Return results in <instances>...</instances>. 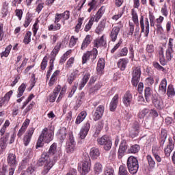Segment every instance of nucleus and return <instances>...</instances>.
<instances>
[{
    "mask_svg": "<svg viewBox=\"0 0 175 175\" xmlns=\"http://www.w3.org/2000/svg\"><path fill=\"white\" fill-rule=\"evenodd\" d=\"M54 163H55V160H51V158L47 155V153H43L41 158L38 160V165L44 166V169L42 171V174H47V173L50 172L51 167L54 166Z\"/></svg>",
    "mask_w": 175,
    "mask_h": 175,
    "instance_id": "f257e3e1",
    "label": "nucleus"
},
{
    "mask_svg": "<svg viewBox=\"0 0 175 175\" xmlns=\"http://www.w3.org/2000/svg\"><path fill=\"white\" fill-rule=\"evenodd\" d=\"M78 170L81 175L88 174L91 170V159L88 154H83V161L78 165Z\"/></svg>",
    "mask_w": 175,
    "mask_h": 175,
    "instance_id": "f03ea898",
    "label": "nucleus"
},
{
    "mask_svg": "<svg viewBox=\"0 0 175 175\" xmlns=\"http://www.w3.org/2000/svg\"><path fill=\"white\" fill-rule=\"evenodd\" d=\"M53 137L54 133H53L51 130H49L47 128H44L38 138L36 148L38 147H43V142H44V143H50V142L53 140Z\"/></svg>",
    "mask_w": 175,
    "mask_h": 175,
    "instance_id": "7ed1b4c3",
    "label": "nucleus"
},
{
    "mask_svg": "<svg viewBox=\"0 0 175 175\" xmlns=\"http://www.w3.org/2000/svg\"><path fill=\"white\" fill-rule=\"evenodd\" d=\"M126 165L131 174H136L137 173V170H139V161L137 159L133 156L129 157L127 159Z\"/></svg>",
    "mask_w": 175,
    "mask_h": 175,
    "instance_id": "20e7f679",
    "label": "nucleus"
},
{
    "mask_svg": "<svg viewBox=\"0 0 175 175\" xmlns=\"http://www.w3.org/2000/svg\"><path fill=\"white\" fill-rule=\"evenodd\" d=\"M102 9H103V7H101L98 10V11L97 12V13L94 16H92V18H90L88 23L86 24L85 26L84 31L85 32H88V31L91 29V28L92 27V25H94V21H96V23H98V21L100 20V18H102V16H103V10Z\"/></svg>",
    "mask_w": 175,
    "mask_h": 175,
    "instance_id": "39448f33",
    "label": "nucleus"
},
{
    "mask_svg": "<svg viewBox=\"0 0 175 175\" xmlns=\"http://www.w3.org/2000/svg\"><path fill=\"white\" fill-rule=\"evenodd\" d=\"M97 142L100 146H103V148L105 150V151H110L111 149V146H113L111 138L107 135H104L100 138H98Z\"/></svg>",
    "mask_w": 175,
    "mask_h": 175,
    "instance_id": "423d86ee",
    "label": "nucleus"
},
{
    "mask_svg": "<svg viewBox=\"0 0 175 175\" xmlns=\"http://www.w3.org/2000/svg\"><path fill=\"white\" fill-rule=\"evenodd\" d=\"M96 57H98V49L96 48H94L91 51H87L82 56V64H87L88 61H90V58L92 62L96 59Z\"/></svg>",
    "mask_w": 175,
    "mask_h": 175,
    "instance_id": "0eeeda50",
    "label": "nucleus"
},
{
    "mask_svg": "<svg viewBox=\"0 0 175 175\" xmlns=\"http://www.w3.org/2000/svg\"><path fill=\"white\" fill-rule=\"evenodd\" d=\"M142 75V70L140 67L134 68L132 72V83L134 87H137L139 81H140V76Z\"/></svg>",
    "mask_w": 175,
    "mask_h": 175,
    "instance_id": "6e6552de",
    "label": "nucleus"
},
{
    "mask_svg": "<svg viewBox=\"0 0 175 175\" xmlns=\"http://www.w3.org/2000/svg\"><path fill=\"white\" fill-rule=\"evenodd\" d=\"M105 113V106L99 105L94 111H93L94 121H99Z\"/></svg>",
    "mask_w": 175,
    "mask_h": 175,
    "instance_id": "1a4fd4ad",
    "label": "nucleus"
},
{
    "mask_svg": "<svg viewBox=\"0 0 175 175\" xmlns=\"http://www.w3.org/2000/svg\"><path fill=\"white\" fill-rule=\"evenodd\" d=\"M132 20L136 25L133 36L135 39H137V38H139V34L140 33V27H139V16H137V14L136 12L132 13Z\"/></svg>",
    "mask_w": 175,
    "mask_h": 175,
    "instance_id": "9d476101",
    "label": "nucleus"
},
{
    "mask_svg": "<svg viewBox=\"0 0 175 175\" xmlns=\"http://www.w3.org/2000/svg\"><path fill=\"white\" fill-rule=\"evenodd\" d=\"M70 17V12L69 11H65L62 14L56 13L55 15V24H57L61 21V20H69V18Z\"/></svg>",
    "mask_w": 175,
    "mask_h": 175,
    "instance_id": "9b49d317",
    "label": "nucleus"
},
{
    "mask_svg": "<svg viewBox=\"0 0 175 175\" xmlns=\"http://www.w3.org/2000/svg\"><path fill=\"white\" fill-rule=\"evenodd\" d=\"M90 128H91V122L88 121L83 124L79 132V136L81 139H85L88 132H90Z\"/></svg>",
    "mask_w": 175,
    "mask_h": 175,
    "instance_id": "f8f14e48",
    "label": "nucleus"
},
{
    "mask_svg": "<svg viewBox=\"0 0 175 175\" xmlns=\"http://www.w3.org/2000/svg\"><path fill=\"white\" fill-rule=\"evenodd\" d=\"M75 138H73V135L69 136V142H68L66 144V151L68 154H72L75 151Z\"/></svg>",
    "mask_w": 175,
    "mask_h": 175,
    "instance_id": "ddd939ff",
    "label": "nucleus"
},
{
    "mask_svg": "<svg viewBox=\"0 0 175 175\" xmlns=\"http://www.w3.org/2000/svg\"><path fill=\"white\" fill-rule=\"evenodd\" d=\"M7 162L9 166H10L11 167H16V166H17L18 163L16 154L13 153L8 154V156L7 157Z\"/></svg>",
    "mask_w": 175,
    "mask_h": 175,
    "instance_id": "4468645a",
    "label": "nucleus"
},
{
    "mask_svg": "<svg viewBox=\"0 0 175 175\" xmlns=\"http://www.w3.org/2000/svg\"><path fill=\"white\" fill-rule=\"evenodd\" d=\"M126 141L125 139L122 140L120 146H119V150L118 152V157L119 159H121L122 157H124L125 154V151H126Z\"/></svg>",
    "mask_w": 175,
    "mask_h": 175,
    "instance_id": "2eb2a0df",
    "label": "nucleus"
},
{
    "mask_svg": "<svg viewBox=\"0 0 175 175\" xmlns=\"http://www.w3.org/2000/svg\"><path fill=\"white\" fill-rule=\"evenodd\" d=\"M132 99H133V96H132V94L131 92L127 91L122 98L123 103L126 107H128L129 106H131V103L132 102Z\"/></svg>",
    "mask_w": 175,
    "mask_h": 175,
    "instance_id": "dca6fc26",
    "label": "nucleus"
},
{
    "mask_svg": "<svg viewBox=\"0 0 175 175\" xmlns=\"http://www.w3.org/2000/svg\"><path fill=\"white\" fill-rule=\"evenodd\" d=\"M10 137V134L9 133H5L3 137L0 138V148L1 150H5L8 147V140Z\"/></svg>",
    "mask_w": 175,
    "mask_h": 175,
    "instance_id": "f3484780",
    "label": "nucleus"
},
{
    "mask_svg": "<svg viewBox=\"0 0 175 175\" xmlns=\"http://www.w3.org/2000/svg\"><path fill=\"white\" fill-rule=\"evenodd\" d=\"M174 148V144H173V139L172 138H169V144L164 148V152L166 157H170V154H172V151H173Z\"/></svg>",
    "mask_w": 175,
    "mask_h": 175,
    "instance_id": "a211bd4d",
    "label": "nucleus"
},
{
    "mask_svg": "<svg viewBox=\"0 0 175 175\" xmlns=\"http://www.w3.org/2000/svg\"><path fill=\"white\" fill-rule=\"evenodd\" d=\"M152 103L154 107H156V109H157L158 110H162V109L165 107V105L163 104V100H162V98H153Z\"/></svg>",
    "mask_w": 175,
    "mask_h": 175,
    "instance_id": "6ab92c4d",
    "label": "nucleus"
},
{
    "mask_svg": "<svg viewBox=\"0 0 175 175\" xmlns=\"http://www.w3.org/2000/svg\"><path fill=\"white\" fill-rule=\"evenodd\" d=\"M120 31V29L119 27H113L109 34L111 42H116L117 40V36H118Z\"/></svg>",
    "mask_w": 175,
    "mask_h": 175,
    "instance_id": "aec40b11",
    "label": "nucleus"
},
{
    "mask_svg": "<svg viewBox=\"0 0 175 175\" xmlns=\"http://www.w3.org/2000/svg\"><path fill=\"white\" fill-rule=\"evenodd\" d=\"M91 42H92V37L91 35H87L82 42L81 50H85V49H87L91 44Z\"/></svg>",
    "mask_w": 175,
    "mask_h": 175,
    "instance_id": "412c9836",
    "label": "nucleus"
},
{
    "mask_svg": "<svg viewBox=\"0 0 175 175\" xmlns=\"http://www.w3.org/2000/svg\"><path fill=\"white\" fill-rule=\"evenodd\" d=\"M61 49V42H58L57 45L55 46L53 50L51 52V62H54V59H55V57L57 56V54H58V52Z\"/></svg>",
    "mask_w": 175,
    "mask_h": 175,
    "instance_id": "4be33fe9",
    "label": "nucleus"
},
{
    "mask_svg": "<svg viewBox=\"0 0 175 175\" xmlns=\"http://www.w3.org/2000/svg\"><path fill=\"white\" fill-rule=\"evenodd\" d=\"M117 105H118V94H116L110 103L109 109L111 111H114L117 109Z\"/></svg>",
    "mask_w": 175,
    "mask_h": 175,
    "instance_id": "5701e85b",
    "label": "nucleus"
},
{
    "mask_svg": "<svg viewBox=\"0 0 175 175\" xmlns=\"http://www.w3.org/2000/svg\"><path fill=\"white\" fill-rule=\"evenodd\" d=\"M66 135H68V131L65 127L61 128L57 133V136L60 140H65L66 139Z\"/></svg>",
    "mask_w": 175,
    "mask_h": 175,
    "instance_id": "b1692460",
    "label": "nucleus"
},
{
    "mask_svg": "<svg viewBox=\"0 0 175 175\" xmlns=\"http://www.w3.org/2000/svg\"><path fill=\"white\" fill-rule=\"evenodd\" d=\"M61 85H57L56 87V88L53 91V94L49 98V102L52 103L55 102V99L57 98V96H58V94L61 92Z\"/></svg>",
    "mask_w": 175,
    "mask_h": 175,
    "instance_id": "393cba45",
    "label": "nucleus"
},
{
    "mask_svg": "<svg viewBox=\"0 0 175 175\" xmlns=\"http://www.w3.org/2000/svg\"><path fill=\"white\" fill-rule=\"evenodd\" d=\"M167 87V80H166L165 78L163 79L161 81L159 86V90L161 92H163V94H166V88Z\"/></svg>",
    "mask_w": 175,
    "mask_h": 175,
    "instance_id": "a878e982",
    "label": "nucleus"
},
{
    "mask_svg": "<svg viewBox=\"0 0 175 175\" xmlns=\"http://www.w3.org/2000/svg\"><path fill=\"white\" fill-rule=\"evenodd\" d=\"M86 117H87V112H85V111H81L77 117L75 123L77 124H81V122H83V121L85 120Z\"/></svg>",
    "mask_w": 175,
    "mask_h": 175,
    "instance_id": "bb28decb",
    "label": "nucleus"
},
{
    "mask_svg": "<svg viewBox=\"0 0 175 175\" xmlns=\"http://www.w3.org/2000/svg\"><path fill=\"white\" fill-rule=\"evenodd\" d=\"M90 77H91V75L90 73H87L83 76L82 81L79 85V90H83V88H84V87L85 86V84L88 83V80H90Z\"/></svg>",
    "mask_w": 175,
    "mask_h": 175,
    "instance_id": "cd10ccee",
    "label": "nucleus"
},
{
    "mask_svg": "<svg viewBox=\"0 0 175 175\" xmlns=\"http://www.w3.org/2000/svg\"><path fill=\"white\" fill-rule=\"evenodd\" d=\"M90 155L92 159H96L99 155H100V152H99V149L97 148H92L90 149Z\"/></svg>",
    "mask_w": 175,
    "mask_h": 175,
    "instance_id": "c85d7f7f",
    "label": "nucleus"
},
{
    "mask_svg": "<svg viewBox=\"0 0 175 175\" xmlns=\"http://www.w3.org/2000/svg\"><path fill=\"white\" fill-rule=\"evenodd\" d=\"M167 96L168 98H174L175 96V89L172 84H170L167 88Z\"/></svg>",
    "mask_w": 175,
    "mask_h": 175,
    "instance_id": "c756f323",
    "label": "nucleus"
},
{
    "mask_svg": "<svg viewBox=\"0 0 175 175\" xmlns=\"http://www.w3.org/2000/svg\"><path fill=\"white\" fill-rule=\"evenodd\" d=\"M140 129L139 126V122H135L133 124L132 129L130 131V133L133 135V136H137V133H139V129Z\"/></svg>",
    "mask_w": 175,
    "mask_h": 175,
    "instance_id": "7c9ffc66",
    "label": "nucleus"
},
{
    "mask_svg": "<svg viewBox=\"0 0 175 175\" xmlns=\"http://www.w3.org/2000/svg\"><path fill=\"white\" fill-rule=\"evenodd\" d=\"M105 59L103 58H100L98 59V64H97V72L98 73H100V72H102V70H103V69H105Z\"/></svg>",
    "mask_w": 175,
    "mask_h": 175,
    "instance_id": "2f4dec72",
    "label": "nucleus"
},
{
    "mask_svg": "<svg viewBox=\"0 0 175 175\" xmlns=\"http://www.w3.org/2000/svg\"><path fill=\"white\" fill-rule=\"evenodd\" d=\"M127 64H128V59H120L118 62V66L122 70H125V68H126Z\"/></svg>",
    "mask_w": 175,
    "mask_h": 175,
    "instance_id": "473e14b6",
    "label": "nucleus"
},
{
    "mask_svg": "<svg viewBox=\"0 0 175 175\" xmlns=\"http://www.w3.org/2000/svg\"><path fill=\"white\" fill-rule=\"evenodd\" d=\"M1 14H3V17H6V16H8L9 14V3L5 1L3 3Z\"/></svg>",
    "mask_w": 175,
    "mask_h": 175,
    "instance_id": "72a5a7b5",
    "label": "nucleus"
},
{
    "mask_svg": "<svg viewBox=\"0 0 175 175\" xmlns=\"http://www.w3.org/2000/svg\"><path fill=\"white\" fill-rule=\"evenodd\" d=\"M102 170H103V167L102 164L99 162H96L94 165V172L96 174H99V173H102Z\"/></svg>",
    "mask_w": 175,
    "mask_h": 175,
    "instance_id": "f704fd0d",
    "label": "nucleus"
},
{
    "mask_svg": "<svg viewBox=\"0 0 175 175\" xmlns=\"http://www.w3.org/2000/svg\"><path fill=\"white\" fill-rule=\"evenodd\" d=\"M27 85H25V83H22L21 85L19 86V88H18L17 98H21V96H23V94H24Z\"/></svg>",
    "mask_w": 175,
    "mask_h": 175,
    "instance_id": "c9c22d12",
    "label": "nucleus"
},
{
    "mask_svg": "<svg viewBox=\"0 0 175 175\" xmlns=\"http://www.w3.org/2000/svg\"><path fill=\"white\" fill-rule=\"evenodd\" d=\"M105 39L103 38V36L100 37L99 39H96L94 40V47H100V46H105Z\"/></svg>",
    "mask_w": 175,
    "mask_h": 175,
    "instance_id": "e433bc0d",
    "label": "nucleus"
},
{
    "mask_svg": "<svg viewBox=\"0 0 175 175\" xmlns=\"http://www.w3.org/2000/svg\"><path fill=\"white\" fill-rule=\"evenodd\" d=\"M160 64L164 66L166 65V60H165V55L163 54V48H161L159 52Z\"/></svg>",
    "mask_w": 175,
    "mask_h": 175,
    "instance_id": "4c0bfd02",
    "label": "nucleus"
},
{
    "mask_svg": "<svg viewBox=\"0 0 175 175\" xmlns=\"http://www.w3.org/2000/svg\"><path fill=\"white\" fill-rule=\"evenodd\" d=\"M145 98L147 102H150V98H151V95L152 94V90L150 87L146 88L145 90Z\"/></svg>",
    "mask_w": 175,
    "mask_h": 175,
    "instance_id": "58836bf2",
    "label": "nucleus"
},
{
    "mask_svg": "<svg viewBox=\"0 0 175 175\" xmlns=\"http://www.w3.org/2000/svg\"><path fill=\"white\" fill-rule=\"evenodd\" d=\"M140 150V146L137 144L133 145L131 146V148L128 150L129 154H136V152H139Z\"/></svg>",
    "mask_w": 175,
    "mask_h": 175,
    "instance_id": "ea45409f",
    "label": "nucleus"
},
{
    "mask_svg": "<svg viewBox=\"0 0 175 175\" xmlns=\"http://www.w3.org/2000/svg\"><path fill=\"white\" fill-rule=\"evenodd\" d=\"M36 3L37 5L36 12L40 13V12H42V9L44 8V3L42 1V0H37Z\"/></svg>",
    "mask_w": 175,
    "mask_h": 175,
    "instance_id": "a19ab883",
    "label": "nucleus"
},
{
    "mask_svg": "<svg viewBox=\"0 0 175 175\" xmlns=\"http://www.w3.org/2000/svg\"><path fill=\"white\" fill-rule=\"evenodd\" d=\"M31 36L32 33L31 31H27L23 39V43H25V44H28L31 42Z\"/></svg>",
    "mask_w": 175,
    "mask_h": 175,
    "instance_id": "79ce46f5",
    "label": "nucleus"
},
{
    "mask_svg": "<svg viewBox=\"0 0 175 175\" xmlns=\"http://www.w3.org/2000/svg\"><path fill=\"white\" fill-rule=\"evenodd\" d=\"M147 160L148 162L150 169H154V167H155V161H154V159H152L151 155L147 156Z\"/></svg>",
    "mask_w": 175,
    "mask_h": 175,
    "instance_id": "37998d69",
    "label": "nucleus"
},
{
    "mask_svg": "<svg viewBox=\"0 0 175 175\" xmlns=\"http://www.w3.org/2000/svg\"><path fill=\"white\" fill-rule=\"evenodd\" d=\"M9 125H10V122H9V120H5L3 127L0 130L1 136H3V135H5V132H6V129L8 128V126H9Z\"/></svg>",
    "mask_w": 175,
    "mask_h": 175,
    "instance_id": "c03bdc74",
    "label": "nucleus"
},
{
    "mask_svg": "<svg viewBox=\"0 0 175 175\" xmlns=\"http://www.w3.org/2000/svg\"><path fill=\"white\" fill-rule=\"evenodd\" d=\"M150 111L149 109H142L139 113H138V117L139 118H144L147 114H148V112Z\"/></svg>",
    "mask_w": 175,
    "mask_h": 175,
    "instance_id": "a18cd8bd",
    "label": "nucleus"
},
{
    "mask_svg": "<svg viewBox=\"0 0 175 175\" xmlns=\"http://www.w3.org/2000/svg\"><path fill=\"white\" fill-rule=\"evenodd\" d=\"M88 6H90V8L88 10V12L89 13H91V12L92 10H94V9H95V8H96V0H92L89 3H88Z\"/></svg>",
    "mask_w": 175,
    "mask_h": 175,
    "instance_id": "49530a36",
    "label": "nucleus"
},
{
    "mask_svg": "<svg viewBox=\"0 0 175 175\" xmlns=\"http://www.w3.org/2000/svg\"><path fill=\"white\" fill-rule=\"evenodd\" d=\"M83 21H84V18H78V23L75 27L76 32H79L80 29L81 28V25H83Z\"/></svg>",
    "mask_w": 175,
    "mask_h": 175,
    "instance_id": "de8ad7c7",
    "label": "nucleus"
},
{
    "mask_svg": "<svg viewBox=\"0 0 175 175\" xmlns=\"http://www.w3.org/2000/svg\"><path fill=\"white\" fill-rule=\"evenodd\" d=\"M145 25H146L145 36L146 38H147L148 36V33H150V22L148 21V18H146L145 20Z\"/></svg>",
    "mask_w": 175,
    "mask_h": 175,
    "instance_id": "09e8293b",
    "label": "nucleus"
},
{
    "mask_svg": "<svg viewBox=\"0 0 175 175\" xmlns=\"http://www.w3.org/2000/svg\"><path fill=\"white\" fill-rule=\"evenodd\" d=\"M119 175H128V170L125 165H120L119 167Z\"/></svg>",
    "mask_w": 175,
    "mask_h": 175,
    "instance_id": "8fccbe9b",
    "label": "nucleus"
},
{
    "mask_svg": "<svg viewBox=\"0 0 175 175\" xmlns=\"http://www.w3.org/2000/svg\"><path fill=\"white\" fill-rule=\"evenodd\" d=\"M12 95H13V90H10L6 93L2 98L5 101L6 103H8L9 100H10Z\"/></svg>",
    "mask_w": 175,
    "mask_h": 175,
    "instance_id": "3c124183",
    "label": "nucleus"
},
{
    "mask_svg": "<svg viewBox=\"0 0 175 175\" xmlns=\"http://www.w3.org/2000/svg\"><path fill=\"white\" fill-rule=\"evenodd\" d=\"M49 154H51V155H54V154H55V152H57V144L55 143H53L49 150Z\"/></svg>",
    "mask_w": 175,
    "mask_h": 175,
    "instance_id": "603ef678",
    "label": "nucleus"
},
{
    "mask_svg": "<svg viewBox=\"0 0 175 175\" xmlns=\"http://www.w3.org/2000/svg\"><path fill=\"white\" fill-rule=\"evenodd\" d=\"M59 29H61V24L59 23H57L55 26L54 25H51L49 27V31H59Z\"/></svg>",
    "mask_w": 175,
    "mask_h": 175,
    "instance_id": "864d4df0",
    "label": "nucleus"
},
{
    "mask_svg": "<svg viewBox=\"0 0 175 175\" xmlns=\"http://www.w3.org/2000/svg\"><path fill=\"white\" fill-rule=\"evenodd\" d=\"M167 135L166 134V131L165 130H161V143L162 144V146H163V144H165V140H166V137H167Z\"/></svg>",
    "mask_w": 175,
    "mask_h": 175,
    "instance_id": "5fc2aeb1",
    "label": "nucleus"
},
{
    "mask_svg": "<svg viewBox=\"0 0 175 175\" xmlns=\"http://www.w3.org/2000/svg\"><path fill=\"white\" fill-rule=\"evenodd\" d=\"M160 151H161V146H159L158 145H154L152 146V152L153 155L159 154Z\"/></svg>",
    "mask_w": 175,
    "mask_h": 175,
    "instance_id": "6e6d98bb",
    "label": "nucleus"
},
{
    "mask_svg": "<svg viewBox=\"0 0 175 175\" xmlns=\"http://www.w3.org/2000/svg\"><path fill=\"white\" fill-rule=\"evenodd\" d=\"M77 40H79V38H75V36H72L70 40L69 46L70 47H74V46H76V44L77 43Z\"/></svg>",
    "mask_w": 175,
    "mask_h": 175,
    "instance_id": "4d7b16f0",
    "label": "nucleus"
},
{
    "mask_svg": "<svg viewBox=\"0 0 175 175\" xmlns=\"http://www.w3.org/2000/svg\"><path fill=\"white\" fill-rule=\"evenodd\" d=\"M47 56H45L43 59L42 62H41V69L42 70H44V69H46V68L47 67Z\"/></svg>",
    "mask_w": 175,
    "mask_h": 175,
    "instance_id": "13d9d810",
    "label": "nucleus"
},
{
    "mask_svg": "<svg viewBox=\"0 0 175 175\" xmlns=\"http://www.w3.org/2000/svg\"><path fill=\"white\" fill-rule=\"evenodd\" d=\"M161 13L163 16H164V17H167L169 12H167V7L166 6V5H164L162 7Z\"/></svg>",
    "mask_w": 175,
    "mask_h": 175,
    "instance_id": "bf43d9fd",
    "label": "nucleus"
},
{
    "mask_svg": "<svg viewBox=\"0 0 175 175\" xmlns=\"http://www.w3.org/2000/svg\"><path fill=\"white\" fill-rule=\"evenodd\" d=\"M31 21H32V18H31V16H27L25 20V23L23 24L24 27L27 28V27H29Z\"/></svg>",
    "mask_w": 175,
    "mask_h": 175,
    "instance_id": "052dcab7",
    "label": "nucleus"
},
{
    "mask_svg": "<svg viewBox=\"0 0 175 175\" xmlns=\"http://www.w3.org/2000/svg\"><path fill=\"white\" fill-rule=\"evenodd\" d=\"M72 53V50H68L63 55V57H62L61 62H64L65 61H66V59L68 58V55H70V54Z\"/></svg>",
    "mask_w": 175,
    "mask_h": 175,
    "instance_id": "680f3d73",
    "label": "nucleus"
},
{
    "mask_svg": "<svg viewBox=\"0 0 175 175\" xmlns=\"http://www.w3.org/2000/svg\"><path fill=\"white\" fill-rule=\"evenodd\" d=\"M74 63L75 57H70L67 62L66 68H67V69H69V68H71L72 65H73Z\"/></svg>",
    "mask_w": 175,
    "mask_h": 175,
    "instance_id": "e2e57ef3",
    "label": "nucleus"
},
{
    "mask_svg": "<svg viewBox=\"0 0 175 175\" xmlns=\"http://www.w3.org/2000/svg\"><path fill=\"white\" fill-rule=\"evenodd\" d=\"M146 51L149 54H152V53H154V45H152V44H148L146 46Z\"/></svg>",
    "mask_w": 175,
    "mask_h": 175,
    "instance_id": "0e129e2a",
    "label": "nucleus"
},
{
    "mask_svg": "<svg viewBox=\"0 0 175 175\" xmlns=\"http://www.w3.org/2000/svg\"><path fill=\"white\" fill-rule=\"evenodd\" d=\"M15 14L18 20L21 21V18H23V10L16 9L15 10Z\"/></svg>",
    "mask_w": 175,
    "mask_h": 175,
    "instance_id": "69168bd1",
    "label": "nucleus"
},
{
    "mask_svg": "<svg viewBox=\"0 0 175 175\" xmlns=\"http://www.w3.org/2000/svg\"><path fill=\"white\" fill-rule=\"evenodd\" d=\"M103 29H105V25L103 23H100L96 29V33H100V32H103Z\"/></svg>",
    "mask_w": 175,
    "mask_h": 175,
    "instance_id": "338daca9",
    "label": "nucleus"
},
{
    "mask_svg": "<svg viewBox=\"0 0 175 175\" xmlns=\"http://www.w3.org/2000/svg\"><path fill=\"white\" fill-rule=\"evenodd\" d=\"M105 175H114V170L112 168H107L105 171Z\"/></svg>",
    "mask_w": 175,
    "mask_h": 175,
    "instance_id": "774afa93",
    "label": "nucleus"
}]
</instances>
